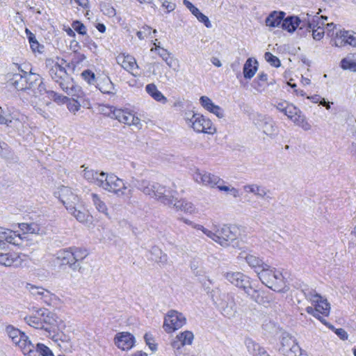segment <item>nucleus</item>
Instances as JSON below:
<instances>
[{
	"instance_id": "nucleus-14",
	"label": "nucleus",
	"mask_w": 356,
	"mask_h": 356,
	"mask_svg": "<svg viewBox=\"0 0 356 356\" xmlns=\"http://www.w3.org/2000/svg\"><path fill=\"white\" fill-rule=\"evenodd\" d=\"M314 307H307L306 311L308 314H312L314 317L317 318L321 322L326 325V321L323 317H321L320 314L324 316H327L330 314V307L326 299H323L321 297V300H318L317 302H314Z\"/></svg>"
},
{
	"instance_id": "nucleus-48",
	"label": "nucleus",
	"mask_w": 356,
	"mask_h": 356,
	"mask_svg": "<svg viewBox=\"0 0 356 356\" xmlns=\"http://www.w3.org/2000/svg\"><path fill=\"white\" fill-rule=\"evenodd\" d=\"M303 292L305 298L311 301L312 304L317 302L318 300H321V297H322L313 289H307L304 290Z\"/></svg>"
},
{
	"instance_id": "nucleus-31",
	"label": "nucleus",
	"mask_w": 356,
	"mask_h": 356,
	"mask_svg": "<svg viewBox=\"0 0 356 356\" xmlns=\"http://www.w3.org/2000/svg\"><path fill=\"white\" fill-rule=\"evenodd\" d=\"M245 345L250 354L253 356H270L263 347L251 339L245 340Z\"/></svg>"
},
{
	"instance_id": "nucleus-62",
	"label": "nucleus",
	"mask_w": 356,
	"mask_h": 356,
	"mask_svg": "<svg viewBox=\"0 0 356 356\" xmlns=\"http://www.w3.org/2000/svg\"><path fill=\"white\" fill-rule=\"evenodd\" d=\"M183 3L191 12V13L193 15H195L200 11V10L197 8H196L188 0H184Z\"/></svg>"
},
{
	"instance_id": "nucleus-50",
	"label": "nucleus",
	"mask_w": 356,
	"mask_h": 356,
	"mask_svg": "<svg viewBox=\"0 0 356 356\" xmlns=\"http://www.w3.org/2000/svg\"><path fill=\"white\" fill-rule=\"evenodd\" d=\"M108 176L109 175H107L104 172H97L95 184L104 189L106 183V179H108Z\"/></svg>"
},
{
	"instance_id": "nucleus-39",
	"label": "nucleus",
	"mask_w": 356,
	"mask_h": 356,
	"mask_svg": "<svg viewBox=\"0 0 356 356\" xmlns=\"http://www.w3.org/2000/svg\"><path fill=\"white\" fill-rule=\"evenodd\" d=\"M54 340L65 351H70L72 347L71 339L69 336L63 333L58 334L54 337Z\"/></svg>"
},
{
	"instance_id": "nucleus-60",
	"label": "nucleus",
	"mask_w": 356,
	"mask_h": 356,
	"mask_svg": "<svg viewBox=\"0 0 356 356\" xmlns=\"http://www.w3.org/2000/svg\"><path fill=\"white\" fill-rule=\"evenodd\" d=\"M195 16L200 22H202L207 28L211 27V24L209 18L203 13H202L200 11H199Z\"/></svg>"
},
{
	"instance_id": "nucleus-26",
	"label": "nucleus",
	"mask_w": 356,
	"mask_h": 356,
	"mask_svg": "<svg viewBox=\"0 0 356 356\" xmlns=\"http://www.w3.org/2000/svg\"><path fill=\"white\" fill-rule=\"evenodd\" d=\"M22 257L15 253H3L0 252V265L19 267L22 266Z\"/></svg>"
},
{
	"instance_id": "nucleus-36",
	"label": "nucleus",
	"mask_w": 356,
	"mask_h": 356,
	"mask_svg": "<svg viewBox=\"0 0 356 356\" xmlns=\"http://www.w3.org/2000/svg\"><path fill=\"white\" fill-rule=\"evenodd\" d=\"M257 65L258 63L256 60L253 61L252 58H248L243 66V72L244 77L248 79H252L258 69Z\"/></svg>"
},
{
	"instance_id": "nucleus-17",
	"label": "nucleus",
	"mask_w": 356,
	"mask_h": 356,
	"mask_svg": "<svg viewBox=\"0 0 356 356\" xmlns=\"http://www.w3.org/2000/svg\"><path fill=\"white\" fill-rule=\"evenodd\" d=\"M194 339L193 333L191 331L186 330L179 333L177 337L171 342V346L174 349L175 354L181 353V349L187 345H191Z\"/></svg>"
},
{
	"instance_id": "nucleus-28",
	"label": "nucleus",
	"mask_w": 356,
	"mask_h": 356,
	"mask_svg": "<svg viewBox=\"0 0 356 356\" xmlns=\"http://www.w3.org/2000/svg\"><path fill=\"white\" fill-rule=\"evenodd\" d=\"M79 222L81 223H90L92 217L88 211L84 209H80L77 205H74L72 210H67Z\"/></svg>"
},
{
	"instance_id": "nucleus-9",
	"label": "nucleus",
	"mask_w": 356,
	"mask_h": 356,
	"mask_svg": "<svg viewBox=\"0 0 356 356\" xmlns=\"http://www.w3.org/2000/svg\"><path fill=\"white\" fill-rule=\"evenodd\" d=\"M278 352L284 356H298L300 348L294 337L287 332H283L280 337V347Z\"/></svg>"
},
{
	"instance_id": "nucleus-35",
	"label": "nucleus",
	"mask_w": 356,
	"mask_h": 356,
	"mask_svg": "<svg viewBox=\"0 0 356 356\" xmlns=\"http://www.w3.org/2000/svg\"><path fill=\"white\" fill-rule=\"evenodd\" d=\"M244 292L255 302L260 305H266V301H264V293L252 289L250 284L245 289Z\"/></svg>"
},
{
	"instance_id": "nucleus-20",
	"label": "nucleus",
	"mask_w": 356,
	"mask_h": 356,
	"mask_svg": "<svg viewBox=\"0 0 356 356\" xmlns=\"http://www.w3.org/2000/svg\"><path fill=\"white\" fill-rule=\"evenodd\" d=\"M13 343L19 346L23 353L27 356H36L37 353L31 351L33 344L29 340V337L22 332L12 339Z\"/></svg>"
},
{
	"instance_id": "nucleus-12",
	"label": "nucleus",
	"mask_w": 356,
	"mask_h": 356,
	"mask_svg": "<svg viewBox=\"0 0 356 356\" xmlns=\"http://www.w3.org/2000/svg\"><path fill=\"white\" fill-rule=\"evenodd\" d=\"M190 126L197 133L212 134L216 131L212 122L199 113L192 115Z\"/></svg>"
},
{
	"instance_id": "nucleus-51",
	"label": "nucleus",
	"mask_w": 356,
	"mask_h": 356,
	"mask_svg": "<svg viewBox=\"0 0 356 356\" xmlns=\"http://www.w3.org/2000/svg\"><path fill=\"white\" fill-rule=\"evenodd\" d=\"M264 58L270 64V65L275 67H278L281 65L280 59L277 56L272 54L270 52H266L264 54Z\"/></svg>"
},
{
	"instance_id": "nucleus-29",
	"label": "nucleus",
	"mask_w": 356,
	"mask_h": 356,
	"mask_svg": "<svg viewBox=\"0 0 356 356\" xmlns=\"http://www.w3.org/2000/svg\"><path fill=\"white\" fill-rule=\"evenodd\" d=\"M170 207L173 208L177 211H181L188 213H193L195 211V207L191 202L184 199L178 200L177 196L175 202L172 204V207Z\"/></svg>"
},
{
	"instance_id": "nucleus-43",
	"label": "nucleus",
	"mask_w": 356,
	"mask_h": 356,
	"mask_svg": "<svg viewBox=\"0 0 356 356\" xmlns=\"http://www.w3.org/2000/svg\"><path fill=\"white\" fill-rule=\"evenodd\" d=\"M341 67L343 70L356 72V55L349 54L341 61Z\"/></svg>"
},
{
	"instance_id": "nucleus-55",
	"label": "nucleus",
	"mask_w": 356,
	"mask_h": 356,
	"mask_svg": "<svg viewBox=\"0 0 356 356\" xmlns=\"http://www.w3.org/2000/svg\"><path fill=\"white\" fill-rule=\"evenodd\" d=\"M144 339L146 344L152 351H154L157 349L156 344L154 343V340L152 334L146 333L144 336Z\"/></svg>"
},
{
	"instance_id": "nucleus-57",
	"label": "nucleus",
	"mask_w": 356,
	"mask_h": 356,
	"mask_svg": "<svg viewBox=\"0 0 356 356\" xmlns=\"http://www.w3.org/2000/svg\"><path fill=\"white\" fill-rule=\"evenodd\" d=\"M6 331L11 340L18 334L19 335L21 332L19 330L14 327L13 325H8L6 328Z\"/></svg>"
},
{
	"instance_id": "nucleus-10",
	"label": "nucleus",
	"mask_w": 356,
	"mask_h": 356,
	"mask_svg": "<svg viewBox=\"0 0 356 356\" xmlns=\"http://www.w3.org/2000/svg\"><path fill=\"white\" fill-rule=\"evenodd\" d=\"M192 175L196 183L209 188H214L218 184L224 183L219 177L196 168L193 170Z\"/></svg>"
},
{
	"instance_id": "nucleus-30",
	"label": "nucleus",
	"mask_w": 356,
	"mask_h": 356,
	"mask_svg": "<svg viewBox=\"0 0 356 356\" xmlns=\"http://www.w3.org/2000/svg\"><path fill=\"white\" fill-rule=\"evenodd\" d=\"M71 254H72L73 260L75 264H76V270L82 273V268L80 266V262L83 260L88 255V252L86 249L71 247Z\"/></svg>"
},
{
	"instance_id": "nucleus-32",
	"label": "nucleus",
	"mask_w": 356,
	"mask_h": 356,
	"mask_svg": "<svg viewBox=\"0 0 356 356\" xmlns=\"http://www.w3.org/2000/svg\"><path fill=\"white\" fill-rule=\"evenodd\" d=\"M262 130L263 132L270 138H275L278 134V128L275 125V122L269 118H264L262 121Z\"/></svg>"
},
{
	"instance_id": "nucleus-19",
	"label": "nucleus",
	"mask_w": 356,
	"mask_h": 356,
	"mask_svg": "<svg viewBox=\"0 0 356 356\" xmlns=\"http://www.w3.org/2000/svg\"><path fill=\"white\" fill-rule=\"evenodd\" d=\"M27 289L36 299L43 301L46 305H51L56 296L42 287L27 284Z\"/></svg>"
},
{
	"instance_id": "nucleus-52",
	"label": "nucleus",
	"mask_w": 356,
	"mask_h": 356,
	"mask_svg": "<svg viewBox=\"0 0 356 356\" xmlns=\"http://www.w3.org/2000/svg\"><path fill=\"white\" fill-rule=\"evenodd\" d=\"M200 102L202 106L204 107L208 111H210L213 106L216 105L213 104L212 100L207 96H202L200 98Z\"/></svg>"
},
{
	"instance_id": "nucleus-25",
	"label": "nucleus",
	"mask_w": 356,
	"mask_h": 356,
	"mask_svg": "<svg viewBox=\"0 0 356 356\" xmlns=\"http://www.w3.org/2000/svg\"><path fill=\"white\" fill-rule=\"evenodd\" d=\"M240 257L245 259L247 264L250 267L254 270V272L257 275H259V273L263 270L265 268H267L268 265L264 263L261 259L253 254H245V255H244L243 253H241Z\"/></svg>"
},
{
	"instance_id": "nucleus-59",
	"label": "nucleus",
	"mask_w": 356,
	"mask_h": 356,
	"mask_svg": "<svg viewBox=\"0 0 356 356\" xmlns=\"http://www.w3.org/2000/svg\"><path fill=\"white\" fill-rule=\"evenodd\" d=\"M81 105L80 104L74 99L72 101H70L67 104L68 110L73 113H76L80 109Z\"/></svg>"
},
{
	"instance_id": "nucleus-22",
	"label": "nucleus",
	"mask_w": 356,
	"mask_h": 356,
	"mask_svg": "<svg viewBox=\"0 0 356 356\" xmlns=\"http://www.w3.org/2000/svg\"><path fill=\"white\" fill-rule=\"evenodd\" d=\"M319 12L316 13V15H314L313 13H302L299 17L300 20V29H306L309 31H310V29H314L318 24V22L320 21L319 17L318 15Z\"/></svg>"
},
{
	"instance_id": "nucleus-40",
	"label": "nucleus",
	"mask_w": 356,
	"mask_h": 356,
	"mask_svg": "<svg viewBox=\"0 0 356 356\" xmlns=\"http://www.w3.org/2000/svg\"><path fill=\"white\" fill-rule=\"evenodd\" d=\"M90 200H91L93 205L95 207L96 209L99 212L104 213L108 218H110L108 213V209H107L106 204L101 199V197L96 193H91L90 195Z\"/></svg>"
},
{
	"instance_id": "nucleus-11",
	"label": "nucleus",
	"mask_w": 356,
	"mask_h": 356,
	"mask_svg": "<svg viewBox=\"0 0 356 356\" xmlns=\"http://www.w3.org/2000/svg\"><path fill=\"white\" fill-rule=\"evenodd\" d=\"M104 187V190L110 193H113L118 197L129 195L131 190H127L123 180L118 178L113 174L109 175Z\"/></svg>"
},
{
	"instance_id": "nucleus-16",
	"label": "nucleus",
	"mask_w": 356,
	"mask_h": 356,
	"mask_svg": "<svg viewBox=\"0 0 356 356\" xmlns=\"http://www.w3.org/2000/svg\"><path fill=\"white\" fill-rule=\"evenodd\" d=\"M111 118L129 126L134 125L138 127L140 123V120L128 110L114 108L111 111Z\"/></svg>"
},
{
	"instance_id": "nucleus-63",
	"label": "nucleus",
	"mask_w": 356,
	"mask_h": 356,
	"mask_svg": "<svg viewBox=\"0 0 356 356\" xmlns=\"http://www.w3.org/2000/svg\"><path fill=\"white\" fill-rule=\"evenodd\" d=\"M209 112L215 114L219 118H222L224 117L223 110L218 105H215L214 106H213V108L210 110Z\"/></svg>"
},
{
	"instance_id": "nucleus-5",
	"label": "nucleus",
	"mask_w": 356,
	"mask_h": 356,
	"mask_svg": "<svg viewBox=\"0 0 356 356\" xmlns=\"http://www.w3.org/2000/svg\"><path fill=\"white\" fill-rule=\"evenodd\" d=\"M258 277L261 282L269 289L277 292L286 291V284L282 273L275 268L268 265L263 270L259 273Z\"/></svg>"
},
{
	"instance_id": "nucleus-45",
	"label": "nucleus",
	"mask_w": 356,
	"mask_h": 356,
	"mask_svg": "<svg viewBox=\"0 0 356 356\" xmlns=\"http://www.w3.org/2000/svg\"><path fill=\"white\" fill-rule=\"evenodd\" d=\"M19 227L24 232V234H39L40 228L35 223H21L19 224Z\"/></svg>"
},
{
	"instance_id": "nucleus-13",
	"label": "nucleus",
	"mask_w": 356,
	"mask_h": 356,
	"mask_svg": "<svg viewBox=\"0 0 356 356\" xmlns=\"http://www.w3.org/2000/svg\"><path fill=\"white\" fill-rule=\"evenodd\" d=\"M332 42V45L337 47H342L347 44L356 47V33L352 31H337Z\"/></svg>"
},
{
	"instance_id": "nucleus-37",
	"label": "nucleus",
	"mask_w": 356,
	"mask_h": 356,
	"mask_svg": "<svg viewBox=\"0 0 356 356\" xmlns=\"http://www.w3.org/2000/svg\"><path fill=\"white\" fill-rule=\"evenodd\" d=\"M145 90L154 100L163 104L167 102V98L158 90L155 84H147L145 86Z\"/></svg>"
},
{
	"instance_id": "nucleus-38",
	"label": "nucleus",
	"mask_w": 356,
	"mask_h": 356,
	"mask_svg": "<svg viewBox=\"0 0 356 356\" xmlns=\"http://www.w3.org/2000/svg\"><path fill=\"white\" fill-rule=\"evenodd\" d=\"M300 25L299 17L297 16H290L282 19V28L289 32H293Z\"/></svg>"
},
{
	"instance_id": "nucleus-54",
	"label": "nucleus",
	"mask_w": 356,
	"mask_h": 356,
	"mask_svg": "<svg viewBox=\"0 0 356 356\" xmlns=\"http://www.w3.org/2000/svg\"><path fill=\"white\" fill-rule=\"evenodd\" d=\"M300 113V111L293 106V104H290L288 106V108L285 109V115L288 117L291 120L298 113Z\"/></svg>"
},
{
	"instance_id": "nucleus-4",
	"label": "nucleus",
	"mask_w": 356,
	"mask_h": 356,
	"mask_svg": "<svg viewBox=\"0 0 356 356\" xmlns=\"http://www.w3.org/2000/svg\"><path fill=\"white\" fill-rule=\"evenodd\" d=\"M238 229L235 226L212 223L210 229L205 228L204 234L222 247H227L237 238Z\"/></svg>"
},
{
	"instance_id": "nucleus-44",
	"label": "nucleus",
	"mask_w": 356,
	"mask_h": 356,
	"mask_svg": "<svg viewBox=\"0 0 356 356\" xmlns=\"http://www.w3.org/2000/svg\"><path fill=\"white\" fill-rule=\"evenodd\" d=\"M33 352L37 353L36 356H54L52 351L45 345L42 343H37L36 346L33 345Z\"/></svg>"
},
{
	"instance_id": "nucleus-64",
	"label": "nucleus",
	"mask_w": 356,
	"mask_h": 356,
	"mask_svg": "<svg viewBox=\"0 0 356 356\" xmlns=\"http://www.w3.org/2000/svg\"><path fill=\"white\" fill-rule=\"evenodd\" d=\"M163 60L170 67H172L175 70V66L177 65V60L174 58L170 57V54L168 56V57L165 58Z\"/></svg>"
},
{
	"instance_id": "nucleus-33",
	"label": "nucleus",
	"mask_w": 356,
	"mask_h": 356,
	"mask_svg": "<svg viewBox=\"0 0 356 356\" xmlns=\"http://www.w3.org/2000/svg\"><path fill=\"white\" fill-rule=\"evenodd\" d=\"M150 259L158 263L161 266H164L168 262V255L163 252L161 249L157 246H154L151 248Z\"/></svg>"
},
{
	"instance_id": "nucleus-7",
	"label": "nucleus",
	"mask_w": 356,
	"mask_h": 356,
	"mask_svg": "<svg viewBox=\"0 0 356 356\" xmlns=\"http://www.w3.org/2000/svg\"><path fill=\"white\" fill-rule=\"evenodd\" d=\"M215 303L225 317L232 318L236 316L237 307L233 293H220Z\"/></svg>"
},
{
	"instance_id": "nucleus-24",
	"label": "nucleus",
	"mask_w": 356,
	"mask_h": 356,
	"mask_svg": "<svg viewBox=\"0 0 356 356\" xmlns=\"http://www.w3.org/2000/svg\"><path fill=\"white\" fill-rule=\"evenodd\" d=\"M56 259L62 265H67L72 270H76V264L73 260L72 254H71L70 248L61 249L55 254Z\"/></svg>"
},
{
	"instance_id": "nucleus-3",
	"label": "nucleus",
	"mask_w": 356,
	"mask_h": 356,
	"mask_svg": "<svg viewBox=\"0 0 356 356\" xmlns=\"http://www.w3.org/2000/svg\"><path fill=\"white\" fill-rule=\"evenodd\" d=\"M46 66L51 79L68 95L74 96L79 87L75 86L65 67L53 60L47 61Z\"/></svg>"
},
{
	"instance_id": "nucleus-6",
	"label": "nucleus",
	"mask_w": 356,
	"mask_h": 356,
	"mask_svg": "<svg viewBox=\"0 0 356 356\" xmlns=\"http://www.w3.org/2000/svg\"><path fill=\"white\" fill-rule=\"evenodd\" d=\"M51 313L46 309H39L31 316L24 318L25 322L30 326L36 328L44 330L50 332L49 325L53 323L54 319L50 316Z\"/></svg>"
},
{
	"instance_id": "nucleus-34",
	"label": "nucleus",
	"mask_w": 356,
	"mask_h": 356,
	"mask_svg": "<svg viewBox=\"0 0 356 356\" xmlns=\"http://www.w3.org/2000/svg\"><path fill=\"white\" fill-rule=\"evenodd\" d=\"M246 192L251 193L259 198H268L267 195L270 192L266 187L257 184H250L244 186Z\"/></svg>"
},
{
	"instance_id": "nucleus-23",
	"label": "nucleus",
	"mask_w": 356,
	"mask_h": 356,
	"mask_svg": "<svg viewBox=\"0 0 356 356\" xmlns=\"http://www.w3.org/2000/svg\"><path fill=\"white\" fill-rule=\"evenodd\" d=\"M118 64L135 76L134 71L138 68L136 59L131 55L120 54L116 58Z\"/></svg>"
},
{
	"instance_id": "nucleus-21",
	"label": "nucleus",
	"mask_w": 356,
	"mask_h": 356,
	"mask_svg": "<svg viewBox=\"0 0 356 356\" xmlns=\"http://www.w3.org/2000/svg\"><path fill=\"white\" fill-rule=\"evenodd\" d=\"M115 343L122 350H128L134 346L135 338L129 332H120L115 337Z\"/></svg>"
},
{
	"instance_id": "nucleus-27",
	"label": "nucleus",
	"mask_w": 356,
	"mask_h": 356,
	"mask_svg": "<svg viewBox=\"0 0 356 356\" xmlns=\"http://www.w3.org/2000/svg\"><path fill=\"white\" fill-rule=\"evenodd\" d=\"M22 240L21 235L16 234L15 232L0 228V243L3 241H6L15 245H19Z\"/></svg>"
},
{
	"instance_id": "nucleus-53",
	"label": "nucleus",
	"mask_w": 356,
	"mask_h": 356,
	"mask_svg": "<svg viewBox=\"0 0 356 356\" xmlns=\"http://www.w3.org/2000/svg\"><path fill=\"white\" fill-rule=\"evenodd\" d=\"M81 76L83 77V79L86 81L88 82V83L89 84H95V74L89 70H84L82 73H81Z\"/></svg>"
},
{
	"instance_id": "nucleus-47",
	"label": "nucleus",
	"mask_w": 356,
	"mask_h": 356,
	"mask_svg": "<svg viewBox=\"0 0 356 356\" xmlns=\"http://www.w3.org/2000/svg\"><path fill=\"white\" fill-rule=\"evenodd\" d=\"M222 184L223 183L218 184L216 186L220 191H224L227 194L232 195L234 197H237L239 196V191L238 189L231 186L230 185L225 186Z\"/></svg>"
},
{
	"instance_id": "nucleus-15",
	"label": "nucleus",
	"mask_w": 356,
	"mask_h": 356,
	"mask_svg": "<svg viewBox=\"0 0 356 356\" xmlns=\"http://www.w3.org/2000/svg\"><path fill=\"white\" fill-rule=\"evenodd\" d=\"M56 194L58 195L67 210H72L74 205H78L79 203L80 200L78 195L74 194L72 189L67 186L59 187Z\"/></svg>"
},
{
	"instance_id": "nucleus-41",
	"label": "nucleus",
	"mask_w": 356,
	"mask_h": 356,
	"mask_svg": "<svg viewBox=\"0 0 356 356\" xmlns=\"http://www.w3.org/2000/svg\"><path fill=\"white\" fill-rule=\"evenodd\" d=\"M99 90L104 94H114V84L108 77L101 79L97 86Z\"/></svg>"
},
{
	"instance_id": "nucleus-61",
	"label": "nucleus",
	"mask_w": 356,
	"mask_h": 356,
	"mask_svg": "<svg viewBox=\"0 0 356 356\" xmlns=\"http://www.w3.org/2000/svg\"><path fill=\"white\" fill-rule=\"evenodd\" d=\"M185 224L186 225H188L190 226H191L193 228L197 229V230H200L203 234H204V230L205 229L206 227H204V226L201 225H199V224H196L192 221H191L190 220H188L186 218H182L181 219Z\"/></svg>"
},
{
	"instance_id": "nucleus-46",
	"label": "nucleus",
	"mask_w": 356,
	"mask_h": 356,
	"mask_svg": "<svg viewBox=\"0 0 356 356\" xmlns=\"http://www.w3.org/2000/svg\"><path fill=\"white\" fill-rule=\"evenodd\" d=\"M318 24L316 26V28L310 29V31L312 32V37L315 40H321L325 34L324 26H325V24L324 22H321L318 21Z\"/></svg>"
},
{
	"instance_id": "nucleus-2",
	"label": "nucleus",
	"mask_w": 356,
	"mask_h": 356,
	"mask_svg": "<svg viewBox=\"0 0 356 356\" xmlns=\"http://www.w3.org/2000/svg\"><path fill=\"white\" fill-rule=\"evenodd\" d=\"M10 83L17 90H28L29 94L32 93L35 97L42 95L46 91L40 74L33 72L31 70L29 72L22 70V74H13L10 79Z\"/></svg>"
},
{
	"instance_id": "nucleus-42",
	"label": "nucleus",
	"mask_w": 356,
	"mask_h": 356,
	"mask_svg": "<svg viewBox=\"0 0 356 356\" xmlns=\"http://www.w3.org/2000/svg\"><path fill=\"white\" fill-rule=\"evenodd\" d=\"M284 13L282 12H273L266 19V24L270 27H277L282 25Z\"/></svg>"
},
{
	"instance_id": "nucleus-56",
	"label": "nucleus",
	"mask_w": 356,
	"mask_h": 356,
	"mask_svg": "<svg viewBox=\"0 0 356 356\" xmlns=\"http://www.w3.org/2000/svg\"><path fill=\"white\" fill-rule=\"evenodd\" d=\"M72 28L79 34L85 35L86 34V27L83 24L79 21H75L72 23Z\"/></svg>"
},
{
	"instance_id": "nucleus-58",
	"label": "nucleus",
	"mask_w": 356,
	"mask_h": 356,
	"mask_svg": "<svg viewBox=\"0 0 356 356\" xmlns=\"http://www.w3.org/2000/svg\"><path fill=\"white\" fill-rule=\"evenodd\" d=\"M151 33V28L148 26H145L142 30L137 31L136 35L140 40H144L146 37Z\"/></svg>"
},
{
	"instance_id": "nucleus-8",
	"label": "nucleus",
	"mask_w": 356,
	"mask_h": 356,
	"mask_svg": "<svg viewBox=\"0 0 356 356\" xmlns=\"http://www.w3.org/2000/svg\"><path fill=\"white\" fill-rule=\"evenodd\" d=\"M186 323V318L182 313L171 309L165 316L163 328L170 333L182 327Z\"/></svg>"
},
{
	"instance_id": "nucleus-18",
	"label": "nucleus",
	"mask_w": 356,
	"mask_h": 356,
	"mask_svg": "<svg viewBox=\"0 0 356 356\" xmlns=\"http://www.w3.org/2000/svg\"><path fill=\"white\" fill-rule=\"evenodd\" d=\"M223 277L232 284L243 291L250 284L249 277L241 272H226L223 273Z\"/></svg>"
},
{
	"instance_id": "nucleus-1",
	"label": "nucleus",
	"mask_w": 356,
	"mask_h": 356,
	"mask_svg": "<svg viewBox=\"0 0 356 356\" xmlns=\"http://www.w3.org/2000/svg\"><path fill=\"white\" fill-rule=\"evenodd\" d=\"M134 185L144 194L156 198L162 204L172 207L175 202L177 191L175 188L170 187L166 188L157 182H151L147 179L133 180Z\"/></svg>"
},
{
	"instance_id": "nucleus-49",
	"label": "nucleus",
	"mask_w": 356,
	"mask_h": 356,
	"mask_svg": "<svg viewBox=\"0 0 356 356\" xmlns=\"http://www.w3.org/2000/svg\"><path fill=\"white\" fill-rule=\"evenodd\" d=\"M97 172L98 171L85 168L82 172V175L88 182L95 184Z\"/></svg>"
}]
</instances>
